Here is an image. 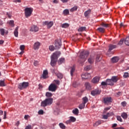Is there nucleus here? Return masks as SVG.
<instances>
[{
	"label": "nucleus",
	"mask_w": 129,
	"mask_h": 129,
	"mask_svg": "<svg viewBox=\"0 0 129 129\" xmlns=\"http://www.w3.org/2000/svg\"><path fill=\"white\" fill-rule=\"evenodd\" d=\"M60 54H61L60 52L55 51L51 55L50 65L52 66V67L55 66V65H56V63L57 62V60H58V57L60 56Z\"/></svg>",
	"instance_id": "1"
},
{
	"label": "nucleus",
	"mask_w": 129,
	"mask_h": 129,
	"mask_svg": "<svg viewBox=\"0 0 129 129\" xmlns=\"http://www.w3.org/2000/svg\"><path fill=\"white\" fill-rule=\"evenodd\" d=\"M89 55V52L87 51H83L81 52L80 55V63H83L86 61V58Z\"/></svg>",
	"instance_id": "2"
},
{
	"label": "nucleus",
	"mask_w": 129,
	"mask_h": 129,
	"mask_svg": "<svg viewBox=\"0 0 129 129\" xmlns=\"http://www.w3.org/2000/svg\"><path fill=\"white\" fill-rule=\"evenodd\" d=\"M29 87V82H24L18 84V88L20 90L27 89Z\"/></svg>",
	"instance_id": "3"
},
{
	"label": "nucleus",
	"mask_w": 129,
	"mask_h": 129,
	"mask_svg": "<svg viewBox=\"0 0 129 129\" xmlns=\"http://www.w3.org/2000/svg\"><path fill=\"white\" fill-rule=\"evenodd\" d=\"M32 13H33V8H27L25 9V15L26 18H29V17H31Z\"/></svg>",
	"instance_id": "4"
},
{
	"label": "nucleus",
	"mask_w": 129,
	"mask_h": 129,
	"mask_svg": "<svg viewBox=\"0 0 129 129\" xmlns=\"http://www.w3.org/2000/svg\"><path fill=\"white\" fill-rule=\"evenodd\" d=\"M45 96L46 97H48V98L42 101L41 103V106H43L44 107H45V106H47V104H49V92H46Z\"/></svg>",
	"instance_id": "5"
},
{
	"label": "nucleus",
	"mask_w": 129,
	"mask_h": 129,
	"mask_svg": "<svg viewBox=\"0 0 129 129\" xmlns=\"http://www.w3.org/2000/svg\"><path fill=\"white\" fill-rule=\"evenodd\" d=\"M58 89V86L54 83L51 84L49 86V91L52 92H55Z\"/></svg>",
	"instance_id": "6"
},
{
	"label": "nucleus",
	"mask_w": 129,
	"mask_h": 129,
	"mask_svg": "<svg viewBox=\"0 0 129 129\" xmlns=\"http://www.w3.org/2000/svg\"><path fill=\"white\" fill-rule=\"evenodd\" d=\"M101 93V91L99 89H96L94 90L91 91V94L93 96H95V95H99Z\"/></svg>",
	"instance_id": "7"
},
{
	"label": "nucleus",
	"mask_w": 129,
	"mask_h": 129,
	"mask_svg": "<svg viewBox=\"0 0 129 129\" xmlns=\"http://www.w3.org/2000/svg\"><path fill=\"white\" fill-rule=\"evenodd\" d=\"M104 102L105 104H108L110 102H112V99L111 97H107L104 98Z\"/></svg>",
	"instance_id": "8"
},
{
	"label": "nucleus",
	"mask_w": 129,
	"mask_h": 129,
	"mask_svg": "<svg viewBox=\"0 0 129 129\" xmlns=\"http://www.w3.org/2000/svg\"><path fill=\"white\" fill-rule=\"evenodd\" d=\"M48 70H44L40 78H43V79H47V78H48Z\"/></svg>",
	"instance_id": "9"
},
{
	"label": "nucleus",
	"mask_w": 129,
	"mask_h": 129,
	"mask_svg": "<svg viewBox=\"0 0 129 129\" xmlns=\"http://www.w3.org/2000/svg\"><path fill=\"white\" fill-rule=\"evenodd\" d=\"M95 59V57H94V55H91L88 59V63H89V64H93Z\"/></svg>",
	"instance_id": "10"
},
{
	"label": "nucleus",
	"mask_w": 129,
	"mask_h": 129,
	"mask_svg": "<svg viewBox=\"0 0 129 129\" xmlns=\"http://www.w3.org/2000/svg\"><path fill=\"white\" fill-rule=\"evenodd\" d=\"M88 78H90V74L86 73L82 75V79L83 80H85V79H88Z\"/></svg>",
	"instance_id": "11"
},
{
	"label": "nucleus",
	"mask_w": 129,
	"mask_h": 129,
	"mask_svg": "<svg viewBox=\"0 0 129 129\" xmlns=\"http://www.w3.org/2000/svg\"><path fill=\"white\" fill-rule=\"evenodd\" d=\"M55 47L57 48H60L62 45V42H61V39H57L55 41Z\"/></svg>",
	"instance_id": "12"
},
{
	"label": "nucleus",
	"mask_w": 129,
	"mask_h": 129,
	"mask_svg": "<svg viewBox=\"0 0 129 129\" xmlns=\"http://www.w3.org/2000/svg\"><path fill=\"white\" fill-rule=\"evenodd\" d=\"M40 46H41V43L39 42H36L33 45V49L34 50H38L40 48Z\"/></svg>",
	"instance_id": "13"
},
{
	"label": "nucleus",
	"mask_w": 129,
	"mask_h": 129,
	"mask_svg": "<svg viewBox=\"0 0 129 129\" xmlns=\"http://www.w3.org/2000/svg\"><path fill=\"white\" fill-rule=\"evenodd\" d=\"M39 31V28L37 26L33 25L30 29L31 32H38Z\"/></svg>",
	"instance_id": "14"
},
{
	"label": "nucleus",
	"mask_w": 129,
	"mask_h": 129,
	"mask_svg": "<svg viewBox=\"0 0 129 129\" xmlns=\"http://www.w3.org/2000/svg\"><path fill=\"white\" fill-rule=\"evenodd\" d=\"M0 32L2 36H5V35H8V33H9L8 30H5L4 28H1L0 29Z\"/></svg>",
	"instance_id": "15"
},
{
	"label": "nucleus",
	"mask_w": 129,
	"mask_h": 129,
	"mask_svg": "<svg viewBox=\"0 0 129 129\" xmlns=\"http://www.w3.org/2000/svg\"><path fill=\"white\" fill-rule=\"evenodd\" d=\"M115 48H116V45L109 44L108 51L110 52L111 51H112V50H113V49H115Z\"/></svg>",
	"instance_id": "16"
},
{
	"label": "nucleus",
	"mask_w": 129,
	"mask_h": 129,
	"mask_svg": "<svg viewBox=\"0 0 129 129\" xmlns=\"http://www.w3.org/2000/svg\"><path fill=\"white\" fill-rule=\"evenodd\" d=\"M85 86L87 90H91V85L88 82L85 84Z\"/></svg>",
	"instance_id": "17"
},
{
	"label": "nucleus",
	"mask_w": 129,
	"mask_h": 129,
	"mask_svg": "<svg viewBox=\"0 0 129 129\" xmlns=\"http://www.w3.org/2000/svg\"><path fill=\"white\" fill-rule=\"evenodd\" d=\"M19 27H17L14 31V34L15 37L17 38L19 36Z\"/></svg>",
	"instance_id": "18"
},
{
	"label": "nucleus",
	"mask_w": 129,
	"mask_h": 129,
	"mask_svg": "<svg viewBox=\"0 0 129 129\" xmlns=\"http://www.w3.org/2000/svg\"><path fill=\"white\" fill-rule=\"evenodd\" d=\"M112 115V112H111L110 113H107V114L104 115L103 116V118L104 119H107V118H108V117L111 116Z\"/></svg>",
	"instance_id": "19"
},
{
	"label": "nucleus",
	"mask_w": 129,
	"mask_h": 129,
	"mask_svg": "<svg viewBox=\"0 0 129 129\" xmlns=\"http://www.w3.org/2000/svg\"><path fill=\"white\" fill-rule=\"evenodd\" d=\"M118 60H119V58H118V57L117 56H115L111 58V61L113 63H116V62H118Z\"/></svg>",
	"instance_id": "20"
},
{
	"label": "nucleus",
	"mask_w": 129,
	"mask_h": 129,
	"mask_svg": "<svg viewBox=\"0 0 129 129\" xmlns=\"http://www.w3.org/2000/svg\"><path fill=\"white\" fill-rule=\"evenodd\" d=\"M107 81V84L108 85H113L114 84V83H113V82L112 81V80L111 79H107L106 80Z\"/></svg>",
	"instance_id": "21"
},
{
	"label": "nucleus",
	"mask_w": 129,
	"mask_h": 129,
	"mask_svg": "<svg viewBox=\"0 0 129 129\" xmlns=\"http://www.w3.org/2000/svg\"><path fill=\"white\" fill-rule=\"evenodd\" d=\"M111 79L114 83L117 82V81H118V78L117 77V76H113L112 77Z\"/></svg>",
	"instance_id": "22"
},
{
	"label": "nucleus",
	"mask_w": 129,
	"mask_h": 129,
	"mask_svg": "<svg viewBox=\"0 0 129 129\" xmlns=\"http://www.w3.org/2000/svg\"><path fill=\"white\" fill-rule=\"evenodd\" d=\"M101 123H103V121L101 120H98L94 124V126H97L98 125H99V124H101Z\"/></svg>",
	"instance_id": "23"
},
{
	"label": "nucleus",
	"mask_w": 129,
	"mask_h": 129,
	"mask_svg": "<svg viewBox=\"0 0 129 129\" xmlns=\"http://www.w3.org/2000/svg\"><path fill=\"white\" fill-rule=\"evenodd\" d=\"M91 13V10L90 9L88 10V11L85 12L84 13V16L87 18V17H88L89 15H90V13Z\"/></svg>",
	"instance_id": "24"
},
{
	"label": "nucleus",
	"mask_w": 129,
	"mask_h": 129,
	"mask_svg": "<svg viewBox=\"0 0 129 129\" xmlns=\"http://www.w3.org/2000/svg\"><path fill=\"white\" fill-rule=\"evenodd\" d=\"M74 72H75V67H73L71 68V71H70V74L72 77L73 76V74H74Z\"/></svg>",
	"instance_id": "25"
},
{
	"label": "nucleus",
	"mask_w": 129,
	"mask_h": 129,
	"mask_svg": "<svg viewBox=\"0 0 129 129\" xmlns=\"http://www.w3.org/2000/svg\"><path fill=\"white\" fill-rule=\"evenodd\" d=\"M93 83H97L99 81V78L98 77H95L92 80Z\"/></svg>",
	"instance_id": "26"
},
{
	"label": "nucleus",
	"mask_w": 129,
	"mask_h": 129,
	"mask_svg": "<svg viewBox=\"0 0 129 129\" xmlns=\"http://www.w3.org/2000/svg\"><path fill=\"white\" fill-rule=\"evenodd\" d=\"M64 62H65V59L64 58H60L58 61V63L59 65H61V64L64 63Z\"/></svg>",
	"instance_id": "27"
},
{
	"label": "nucleus",
	"mask_w": 129,
	"mask_h": 129,
	"mask_svg": "<svg viewBox=\"0 0 129 129\" xmlns=\"http://www.w3.org/2000/svg\"><path fill=\"white\" fill-rule=\"evenodd\" d=\"M83 103L86 104L88 102V98L87 97H85L82 98Z\"/></svg>",
	"instance_id": "28"
},
{
	"label": "nucleus",
	"mask_w": 129,
	"mask_h": 129,
	"mask_svg": "<svg viewBox=\"0 0 129 129\" xmlns=\"http://www.w3.org/2000/svg\"><path fill=\"white\" fill-rule=\"evenodd\" d=\"M73 113L76 115H78V113H79V110H78V108H75L73 110Z\"/></svg>",
	"instance_id": "29"
},
{
	"label": "nucleus",
	"mask_w": 129,
	"mask_h": 129,
	"mask_svg": "<svg viewBox=\"0 0 129 129\" xmlns=\"http://www.w3.org/2000/svg\"><path fill=\"white\" fill-rule=\"evenodd\" d=\"M62 13H63V16H67L69 15V10L66 9L63 10Z\"/></svg>",
	"instance_id": "30"
},
{
	"label": "nucleus",
	"mask_w": 129,
	"mask_h": 129,
	"mask_svg": "<svg viewBox=\"0 0 129 129\" xmlns=\"http://www.w3.org/2000/svg\"><path fill=\"white\" fill-rule=\"evenodd\" d=\"M102 58V56H101V55H99V54L97 55V57L96 58L97 62H99V61H101Z\"/></svg>",
	"instance_id": "31"
},
{
	"label": "nucleus",
	"mask_w": 129,
	"mask_h": 129,
	"mask_svg": "<svg viewBox=\"0 0 129 129\" xmlns=\"http://www.w3.org/2000/svg\"><path fill=\"white\" fill-rule=\"evenodd\" d=\"M14 20H10L8 22V24H9V26H11V27H14L15 26V24H14Z\"/></svg>",
	"instance_id": "32"
},
{
	"label": "nucleus",
	"mask_w": 129,
	"mask_h": 129,
	"mask_svg": "<svg viewBox=\"0 0 129 129\" xmlns=\"http://www.w3.org/2000/svg\"><path fill=\"white\" fill-rule=\"evenodd\" d=\"M124 43L127 46H129V37H127L124 40Z\"/></svg>",
	"instance_id": "33"
},
{
	"label": "nucleus",
	"mask_w": 129,
	"mask_h": 129,
	"mask_svg": "<svg viewBox=\"0 0 129 129\" xmlns=\"http://www.w3.org/2000/svg\"><path fill=\"white\" fill-rule=\"evenodd\" d=\"M69 27V24L68 23H63L61 25V28H68Z\"/></svg>",
	"instance_id": "34"
},
{
	"label": "nucleus",
	"mask_w": 129,
	"mask_h": 129,
	"mask_svg": "<svg viewBox=\"0 0 129 129\" xmlns=\"http://www.w3.org/2000/svg\"><path fill=\"white\" fill-rule=\"evenodd\" d=\"M121 116H122L124 119L127 118V114H126V113L123 112L121 114Z\"/></svg>",
	"instance_id": "35"
},
{
	"label": "nucleus",
	"mask_w": 129,
	"mask_h": 129,
	"mask_svg": "<svg viewBox=\"0 0 129 129\" xmlns=\"http://www.w3.org/2000/svg\"><path fill=\"white\" fill-rule=\"evenodd\" d=\"M59 126H60V128H62V129L66 128V126H65V125L63 123H60L59 124Z\"/></svg>",
	"instance_id": "36"
},
{
	"label": "nucleus",
	"mask_w": 129,
	"mask_h": 129,
	"mask_svg": "<svg viewBox=\"0 0 129 129\" xmlns=\"http://www.w3.org/2000/svg\"><path fill=\"white\" fill-rule=\"evenodd\" d=\"M86 29V27H80L78 29V31L79 32H83V31H85Z\"/></svg>",
	"instance_id": "37"
},
{
	"label": "nucleus",
	"mask_w": 129,
	"mask_h": 129,
	"mask_svg": "<svg viewBox=\"0 0 129 129\" xmlns=\"http://www.w3.org/2000/svg\"><path fill=\"white\" fill-rule=\"evenodd\" d=\"M78 9V8L77 7V6H75L70 10V12H75V11H77Z\"/></svg>",
	"instance_id": "38"
},
{
	"label": "nucleus",
	"mask_w": 129,
	"mask_h": 129,
	"mask_svg": "<svg viewBox=\"0 0 129 129\" xmlns=\"http://www.w3.org/2000/svg\"><path fill=\"white\" fill-rule=\"evenodd\" d=\"M70 119L71 120V122H75V121H76V118L73 116L70 117Z\"/></svg>",
	"instance_id": "39"
},
{
	"label": "nucleus",
	"mask_w": 129,
	"mask_h": 129,
	"mask_svg": "<svg viewBox=\"0 0 129 129\" xmlns=\"http://www.w3.org/2000/svg\"><path fill=\"white\" fill-rule=\"evenodd\" d=\"M85 107V104H84V103H82V104H81L79 106V108H80V109H83V108H84Z\"/></svg>",
	"instance_id": "40"
},
{
	"label": "nucleus",
	"mask_w": 129,
	"mask_h": 129,
	"mask_svg": "<svg viewBox=\"0 0 129 129\" xmlns=\"http://www.w3.org/2000/svg\"><path fill=\"white\" fill-rule=\"evenodd\" d=\"M92 67L91 66H87V67H86L84 69V70L86 71H89V70H90V69H91Z\"/></svg>",
	"instance_id": "41"
},
{
	"label": "nucleus",
	"mask_w": 129,
	"mask_h": 129,
	"mask_svg": "<svg viewBox=\"0 0 129 129\" xmlns=\"http://www.w3.org/2000/svg\"><path fill=\"white\" fill-rule=\"evenodd\" d=\"M97 30L99 31V32H100V33H104V28L100 27L97 29Z\"/></svg>",
	"instance_id": "42"
},
{
	"label": "nucleus",
	"mask_w": 129,
	"mask_h": 129,
	"mask_svg": "<svg viewBox=\"0 0 129 129\" xmlns=\"http://www.w3.org/2000/svg\"><path fill=\"white\" fill-rule=\"evenodd\" d=\"M53 83L55 84V85H60V81L59 80H54Z\"/></svg>",
	"instance_id": "43"
},
{
	"label": "nucleus",
	"mask_w": 129,
	"mask_h": 129,
	"mask_svg": "<svg viewBox=\"0 0 129 129\" xmlns=\"http://www.w3.org/2000/svg\"><path fill=\"white\" fill-rule=\"evenodd\" d=\"M101 25L102 27H104L105 28H108V27H109V24H105L104 23H102Z\"/></svg>",
	"instance_id": "44"
},
{
	"label": "nucleus",
	"mask_w": 129,
	"mask_h": 129,
	"mask_svg": "<svg viewBox=\"0 0 129 129\" xmlns=\"http://www.w3.org/2000/svg\"><path fill=\"white\" fill-rule=\"evenodd\" d=\"M128 76H129L128 73V72H125V73H124L123 77L124 78H127V77H128Z\"/></svg>",
	"instance_id": "45"
},
{
	"label": "nucleus",
	"mask_w": 129,
	"mask_h": 129,
	"mask_svg": "<svg viewBox=\"0 0 129 129\" xmlns=\"http://www.w3.org/2000/svg\"><path fill=\"white\" fill-rule=\"evenodd\" d=\"M57 76L59 79H62V78H63V75L61 73H58Z\"/></svg>",
	"instance_id": "46"
},
{
	"label": "nucleus",
	"mask_w": 129,
	"mask_h": 129,
	"mask_svg": "<svg viewBox=\"0 0 129 129\" xmlns=\"http://www.w3.org/2000/svg\"><path fill=\"white\" fill-rule=\"evenodd\" d=\"M123 42H124V39H121L119 43H118V45H119L120 46H121L123 44Z\"/></svg>",
	"instance_id": "47"
},
{
	"label": "nucleus",
	"mask_w": 129,
	"mask_h": 129,
	"mask_svg": "<svg viewBox=\"0 0 129 129\" xmlns=\"http://www.w3.org/2000/svg\"><path fill=\"white\" fill-rule=\"evenodd\" d=\"M49 49L50 51H54V50H55V47L53 45H50L49 47Z\"/></svg>",
	"instance_id": "48"
},
{
	"label": "nucleus",
	"mask_w": 129,
	"mask_h": 129,
	"mask_svg": "<svg viewBox=\"0 0 129 129\" xmlns=\"http://www.w3.org/2000/svg\"><path fill=\"white\" fill-rule=\"evenodd\" d=\"M117 120L120 121V122H122V119H121V117H120V116H117Z\"/></svg>",
	"instance_id": "49"
},
{
	"label": "nucleus",
	"mask_w": 129,
	"mask_h": 129,
	"mask_svg": "<svg viewBox=\"0 0 129 129\" xmlns=\"http://www.w3.org/2000/svg\"><path fill=\"white\" fill-rule=\"evenodd\" d=\"M43 26H47V28L49 27V22L48 21H45L43 22Z\"/></svg>",
	"instance_id": "50"
},
{
	"label": "nucleus",
	"mask_w": 129,
	"mask_h": 129,
	"mask_svg": "<svg viewBox=\"0 0 129 129\" xmlns=\"http://www.w3.org/2000/svg\"><path fill=\"white\" fill-rule=\"evenodd\" d=\"M53 103V98H49V105H51Z\"/></svg>",
	"instance_id": "51"
},
{
	"label": "nucleus",
	"mask_w": 129,
	"mask_h": 129,
	"mask_svg": "<svg viewBox=\"0 0 129 129\" xmlns=\"http://www.w3.org/2000/svg\"><path fill=\"white\" fill-rule=\"evenodd\" d=\"M53 25H54V23L53 21H50L49 22V28H51L53 26Z\"/></svg>",
	"instance_id": "52"
},
{
	"label": "nucleus",
	"mask_w": 129,
	"mask_h": 129,
	"mask_svg": "<svg viewBox=\"0 0 129 129\" xmlns=\"http://www.w3.org/2000/svg\"><path fill=\"white\" fill-rule=\"evenodd\" d=\"M7 15L9 19H11L12 18V13L11 12H7Z\"/></svg>",
	"instance_id": "53"
},
{
	"label": "nucleus",
	"mask_w": 129,
	"mask_h": 129,
	"mask_svg": "<svg viewBox=\"0 0 129 129\" xmlns=\"http://www.w3.org/2000/svg\"><path fill=\"white\" fill-rule=\"evenodd\" d=\"M101 85H102L103 86H106V85H108L107 84V81H106V82H102V83H101Z\"/></svg>",
	"instance_id": "54"
},
{
	"label": "nucleus",
	"mask_w": 129,
	"mask_h": 129,
	"mask_svg": "<svg viewBox=\"0 0 129 129\" xmlns=\"http://www.w3.org/2000/svg\"><path fill=\"white\" fill-rule=\"evenodd\" d=\"M34 66H38V65H39V61L37 60H35L34 61Z\"/></svg>",
	"instance_id": "55"
},
{
	"label": "nucleus",
	"mask_w": 129,
	"mask_h": 129,
	"mask_svg": "<svg viewBox=\"0 0 129 129\" xmlns=\"http://www.w3.org/2000/svg\"><path fill=\"white\" fill-rule=\"evenodd\" d=\"M25 129H32V125H28L27 126H26Z\"/></svg>",
	"instance_id": "56"
},
{
	"label": "nucleus",
	"mask_w": 129,
	"mask_h": 129,
	"mask_svg": "<svg viewBox=\"0 0 129 129\" xmlns=\"http://www.w3.org/2000/svg\"><path fill=\"white\" fill-rule=\"evenodd\" d=\"M0 86H5V82H4V81L0 82Z\"/></svg>",
	"instance_id": "57"
},
{
	"label": "nucleus",
	"mask_w": 129,
	"mask_h": 129,
	"mask_svg": "<svg viewBox=\"0 0 129 129\" xmlns=\"http://www.w3.org/2000/svg\"><path fill=\"white\" fill-rule=\"evenodd\" d=\"M109 109H110V107L105 108L104 110V112H106V111H107V110H109Z\"/></svg>",
	"instance_id": "58"
},
{
	"label": "nucleus",
	"mask_w": 129,
	"mask_h": 129,
	"mask_svg": "<svg viewBox=\"0 0 129 129\" xmlns=\"http://www.w3.org/2000/svg\"><path fill=\"white\" fill-rule=\"evenodd\" d=\"M20 50H21V51H24V50H25V45H21Z\"/></svg>",
	"instance_id": "59"
},
{
	"label": "nucleus",
	"mask_w": 129,
	"mask_h": 129,
	"mask_svg": "<svg viewBox=\"0 0 129 129\" xmlns=\"http://www.w3.org/2000/svg\"><path fill=\"white\" fill-rule=\"evenodd\" d=\"M38 114H44V111L43 110H40L38 111Z\"/></svg>",
	"instance_id": "60"
},
{
	"label": "nucleus",
	"mask_w": 129,
	"mask_h": 129,
	"mask_svg": "<svg viewBox=\"0 0 129 129\" xmlns=\"http://www.w3.org/2000/svg\"><path fill=\"white\" fill-rule=\"evenodd\" d=\"M121 104L122 106H125L126 105V102L125 101L122 102Z\"/></svg>",
	"instance_id": "61"
},
{
	"label": "nucleus",
	"mask_w": 129,
	"mask_h": 129,
	"mask_svg": "<svg viewBox=\"0 0 129 129\" xmlns=\"http://www.w3.org/2000/svg\"><path fill=\"white\" fill-rule=\"evenodd\" d=\"M29 117H30V115H25L24 116V118L25 119H26V120H27L28 118H29Z\"/></svg>",
	"instance_id": "62"
},
{
	"label": "nucleus",
	"mask_w": 129,
	"mask_h": 129,
	"mask_svg": "<svg viewBox=\"0 0 129 129\" xmlns=\"http://www.w3.org/2000/svg\"><path fill=\"white\" fill-rule=\"evenodd\" d=\"M7 118V111H4V119H6Z\"/></svg>",
	"instance_id": "63"
},
{
	"label": "nucleus",
	"mask_w": 129,
	"mask_h": 129,
	"mask_svg": "<svg viewBox=\"0 0 129 129\" xmlns=\"http://www.w3.org/2000/svg\"><path fill=\"white\" fill-rule=\"evenodd\" d=\"M42 88H43V86L41 84H39L38 85V89H42Z\"/></svg>",
	"instance_id": "64"
}]
</instances>
